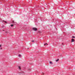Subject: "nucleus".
Masks as SVG:
<instances>
[{
    "mask_svg": "<svg viewBox=\"0 0 75 75\" xmlns=\"http://www.w3.org/2000/svg\"><path fill=\"white\" fill-rule=\"evenodd\" d=\"M33 30H34V31H37V29L35 28H33Z\"/></svg>",
    "mask_w": 75,
    "mask_h": 75,
    "instance_id": "obj_1",
    "label": "nucleus"
},
{
    "mask_svg": "<svg viewBox=\"0 0 75 75\" xmlns=\"http://www.w3.org/2000/svg\"><path fill=\"white\" fill-rule=\"evenodd\" d=\"M75 41V40H74V39H71V42H74Z\"/></svg>",
    "mask_w": 75,
    "mask_h": 75,
    "instance_id": "obj_2",
    "label": "nucleus"
},
{
    "mask_svg": "<svg viewBox=\"0 0 75 75\" xmlns=\"http://www.w3.org/2000/svg\"><path fill=\"white\" fill-rule=\"evenodd\" d=\"M15 23H16V22H14V21H12V24H15Z\"/></svg>",
    "mask_w": 75,
    "mask_h": 75,
    "instance_id": "obj_3",
    "label": "nucleus"
},
{
    "mask_svg": "<svg viewBox=\"0 0 75 75\" xmlns=\"http://www.w3.org/2000/svg\"><path fill=\"white\" fill-rule=\"evenodd\" d=\"M50 64H52V62H50Z\"/></svg>",
    "mask_w": 75,
    "mask_h": 75,
    "instance_id": "obj_4",
    "label": "nucleus"
},
{
    "mask_svg": "<svg viewBox=\"0 0 75 75\" xmlns=\"http://www.w3.org/2000/svg\"><path fill=\"white\" fill-rule=\"evenodd\" d=\"M19 57H21V54H19L18 55Z\"/></svg>",
    "mask_w": 75,
    "mask_h": 75,
    "instance_id": "obj_5",
    "label": "nucleus"
},
{
    "mask_svg": "<svg viewBox=\"0 0 75 75\" xmlns=\"http://www.w3.org/2000/svg\"><path fill=\"white\" fill-rule=\"evenodd\" d=\"M18 68H19V69H21V67H20V66H19L18 67Z\"/></svg>",
    "mask_w": 75,
    "mask_h": 75,
    "instance_id": "obj_6",
    "label": "nucleus"
},
{
    "mask_svg": "<svg viewBox=\"0 0 75 75\" xmlns=\"http://www.w3.org/2000/svg\"><path fill=\"white\" fill-rule=\"evenodd\" d=\"M3 22H4L5 23H7V22H6V21H3Z\"/></svg>",
    "mask_w": 75,
    "mask_h": 75,
    "instance_id": "obj_7",
    "label": "nucleus"
},
{
    "mask_svg": "<svg viewBox=\"0 0 75 75\" xmlns=\"http://www.w3.org/2000/svg\"><path fill=\"white\" fill-rule=\"evenodd\" d=\"M59 61V59H57L56 60V62H57V61Z\"/></svg>",
    "mask_w": 75,
    "mask_h": 75,
    "instance_id": "obj_8",
    "label": "nucleus"
},
{
    "mask_svg": "<svg viewBox=\"0 0 75 75\" xmlns=\"http://www.w3.org/2000/svg\"><path fill=\"white\" fill-rule=\"evenodd\" d=\"M13 25H11V27H13Z\"/></svg>",
    "mask_w": 75,
    "mask_h": 75,
    "instance_id": "obj_9",
    "label": "nucleus"
},
{
    "mask_svg": "<svg viewBox=\"0 0 75 75\" xmlns=\"http://www.w3.org/2000/svg\"><path fill=\"white\" fill-rule=\"evenodd\" d=\"M32 42H34V40H33L32 41Z\"/></svg>",
    "mask_w": 75,
    "mask_h": 75,
    "instance_id": "obj_10",
    "label": "nucleus"
},
{
    "mask_svg": "<svg viewBox=\"0 0 75 75\" xmlns=\"http://www.w3.org/2000/svg\"><path fill=\"white\" fill-rule=\"evenodd\" d=\"M45 45H48V44L46 43L44 44Z\"/></svg>",
    "mask_w": 75,
    "mask_h": 75,
    "instance_id": "obj_11",
    "label": "nucleus"
},
{
    "mask_svg": "<svg viewBox=\"0 0 75 75\" xmlns=\"http://www.w3.org/2000/svg\"><path fill=\"white\" fill-rule=\"evenodd\" d=\"M75 38V36H73V37H72V38Z\"/></svg>",
    "mask_w": 75,
    "mask_h": 75,
    "instance_id": "obj_12",
    "label": "nucleus"
},
{
    "mask_svg": "<svg viewBox=\"0 0 75 75\" xmlns=\"http://www.w3.org/2000/svg\"><path fill=\"white\" fill-rule=\"evenodd\" d=\"M1 47V45H0V47Z\"/></svg>",
    "mask_w": 75,
    "mask_h": 75,
    "instance_id": "obj_13",
    "label": "nucleus"
},
{
    "mask_svg": "<svg viewBox=\"0 0 75 75\" xmlns=\"http://www.w3.org/2000/svg\"><path fill=\"white\" fill-rule=\"evenodd\" d=\"M1 49H2V48H0V49H1Z\"/></svg>",
    "mask_w": 75,
    "mask_h": 75,
    "instance_id": "obj_14",
    "label": "nucleus"
}]
</instances>
